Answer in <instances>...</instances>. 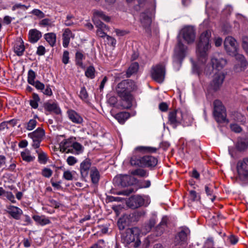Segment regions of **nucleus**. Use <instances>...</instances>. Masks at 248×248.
I'll return each instance as SVG.
<instances>
[{"instance_id":"obj_48","label":"nucleus","mask_w":248,"mask_h":248,"mask_svg":"<svg viewBox=\"0 0 248 248\" xmlns=\"http://www.w3.org/2000/svg\"><path fill=\"white\" fill-rule=\"evenodd\" d=\"M36 78V73L32 69L29 70L28 73V82L29 84L34 83V79Z\"/></svg>"},{"instance_id":"obj_57","label":"nucleus","mask_w":248,"mask_h":248,"mask_svg":"<svg viewBox=\"0 0 248 248\" xmlns=\"http://www.w3.org/2000/svg\"><path fill=\"white\" fill-rule=\"evenodd\" d=\"M52 22L50 19L48 18H45L42 19L39 23L40 25L43 26H52Z\"/></svg>"},{"instance_id":"obj_20","label":"nucleus","mask_w":248,"mask_h":248,"mask_svg":"<svg viewBox=\"0 0 248 248\" xmlns=\"http://www.w3.org/2000/svg\"><path fill=\"white\" fill-rule=\"evenodd\" d=\"M96 27V34L98 36L104 38L107 36L106 32L109 30V28L103 22L94 23Z\"/></svg>"},{"instance_id":"obj_14","label":"nucleus","mask_w":248,"mask_h":248,"mask_svg":"<svg viewBox=\"0 0 248 248\" xmlns=\"http://www.w3.org/2000/svg\"><path fill=\"white\" fill-rule=\"evenodd\" d=\"M224 78L225 75L222 72H216L210 83L211 88L215 91H217L221 86Z\"/></svg>"},{"instance_id":"obj_3","label":"nucleus","mask_w":248,"mask_h":248,"mask_svg":"<svg viewBox=\"0 0 248 248\" xmlns=\"http://www.w3.org/2000/svg\"><path fill=\"white\" fill-rule=\"evenodd\" d=\"M224 47L230 55H234L237 62L234 66V70L236 72L244 70L247 65V62L244 56L237 53L236 41L232 36H228L225 39Z\"/></svg>"},{"instance_id":"obj_62","label":"nucleus","mask_w":248,"mask_h":248,"mask_svg":"<svg viewBox=\"0 0 248 248\" xmlns=\"http://www.w3.org/2000/svg\"><path fill=\"white\" fill-rule=\"evenodd\" d=\"M5 196L7 198L13 203H15V196L11 192L6 191Z\"/></svg>"},{"instance_id":"obj_43","label":"nucleus","mask_w":248,"mask_h":248,"mask_svg":"<svg viewBox=\"0 0 248 248\" xmlns=\"http://www.w3.org/2000/svg\"><path fill=\"white\" fill-rule=\"evenodd\" d=\"M86 77L91 79H93L95 77V70L93 66H90L87 67L85 72Z\"/></svg>"},{"instance_id":"obj_18","label":"nucleus","mask_w":248,"mask_h":248,"mask_svg":"<svg viewBox=\"0 0 248 248\" xmlns=\"http://www.w3.org/2000/svg\"><path fill=\"white\" fill-rule=\"evenodd\" d=\"M76 138L71 137L67 139H64L60 143L61 151L68 153V151L71 150L72 146L76 140Z\"/></svg>"},{"instance_id":"obj_4","label":"nucleus","mask_w":248,"mask_h":248,"mask_svg":"<svg viewBox=\"0 0 248 248\" xmlns=\"http://www.w3.org/2000/svg\"><path fill=\"white\" fill-rule=\"evenodd\" d=\"M226 60L223 58L217 59L215 57L211 58L210 64H208L204 68V73L206 75H210L214 70L217 72L220 71L226 64Z\"/></svg>"},{"instance_id":"obj_44","label":"nucleus","mask_w":248,"mask_h":248,"mask_svg":"<svg viewBox=\"0 0 248 248\" xmlns=\"http://www.w3.org/2000/svg\"><path fill=\"white\" fill-rule=\"evenodd\" d=\"M75 17L72 15H67L66 19L64 20V24L66 26H72L75 24Z\"/></svg>"},{"instance_id":"obj_16","label":"nucleus","mask_w":248,"mask_h":248,"mask_svg":"<svg viewBox=\"0 0 248 248\" xmlns=\"http://www.w3.org/2000/svg\"><path fill=\"white\" fill-rule=\"evenodd\" d=\"M187 230H182L175 236L174 240V245L178 248L185 245L187 240Z\"/></svg>"},{"instance_id":"obj_33","label":"nucleus","mask_w":248,"mask_h":248,"mask_svg":"<svg viewBox=\"0 0 248 248\" xmlns=\"http://www.w3.org/2000/svg\"><path fill=\"white\" fill-rule=\"evenodd\" d=\"M45 40L51 46H54L56 42V35L53 32L46 33L44 35Z\"/></svg>"},{"instance_id":"obj_50","label":"nucleus","mask_w":248,"mask_h":248,"mask_svg":"<svg viewBox=\"0 0 248 248\" xmlns=\"http://www.w3.org/2000/svg\"><path fill=\"white\" fill-rule=\"evenodd\" d=\"M79 96L83 100L87 99L88 97V94L85 87H82L81 88Z\"/></svg>"},{"instance_id":"obj_26","label":"nucleus","mask_w":248,"mask_h":248,"mask_svg":"<svg viewBox=\"0 0 248 248\" xmlns=\"http://www.w3.org/2000/svg\"><path fill=\"white\" fill-rule=\"evenodd\" d=\"M69 119L74 123L80 124L83 122V118L77 112L73 110L67 111Z\"/></svg>"},{"instance_id":"obj_7","label":"nucleus","mask_w":248,"mask_h":248,"mask_svg":"<svg viewBox=\"0 0 248 248\" xmlns=\"http://www.w3.org/2000/svg\"><path fill=\"white\" fill-rule=\"evenodd\" d=\"M140 233L138 227H133L127 229L122 234V241L125 245H128L134 242Z\"/></svg>"},{"instance_id":"obj_37","label":"nucleus","mask_w":248,"mask_h":248,"mask_svg":"<svg viewBox=\"0 0 248 248\" xmlns=\"http://www.w3.org/2000/svg\"><path fill=\"white\" fill-rule=\"evenodd\" d=\"M36 152L38 154V161L42 164H46L48 160V157L46 154L40 149L36 150Z\"/></svg>"},{"instance_id":"obj_45","label":"nucleus","mask_w":248,"mask_h":248,"mask_svg":"<svg viewBox=\"0 0 248 248\" xmlns=\"http://www.w3.org/2000/svg\"><path fill=\"white\" fill-rule=\"evenodd\" d=\"M39 101L40 98L38 94L34 93L32 94V99L30 101V104L33 108H36L38 106V103Z\"/></svg>"},{"instance_id":"obj_19","label":"nucleus","mask_w":248,"mask_h":248,"mask_svg":"<svg viewBox=\"0 0 248 248\" xmlns=\"http://www.w3.org/2000/svg\"><path fill=\"white\" fill-rule=\"evenodd\" d=\"M102 19L106 22H108L110 20V17L105 14V13L99 10H95L93 11V23L102 22L100 21Z\"/></svg>"},{"instance_id":"obj_6","label":"nucleus","mask_w":248,"mask_h":248,"mask_svg":"<svg viewBox=\"0 0 248 248\" xmlns=\"http://www.w3.org/2000/svg\"><path fill=\"white\" fill-rule=\"evenodd\" d=\"M183 121V113L179 110L170 111L168 114V122L172 128L175 129L182 124Z\"/></svg>"},{"instance_id":"obj_64","label":"nucleus","mask_w":248,"mask_h":248,"mask_svg":"<svg viewBox=\"0 0 248 248\" xmlns=\"http://www.w3.org/2000/svg\"><path fill=\"white\" fill-rule=\"evenodd\" d=\"M6 122L8 126V129H10L11 127H14L17 124L18 120L16 119H12Z\"/></svg>"},{"instance_id":"obj_13","label":"nucleus","mask_w":248,"mask_h":248,"mask_svg":"<svg viewBox=\"0 0 248 248\" xmlns=\"http://www.w3.org/2000/svg\"><path fill=\"white\" fill-rule=\"evenodd\" d=\"M45 131L43 129L39 127L33 132L28 134L29 137L32 140L33 143L32 146L35 148H38L40 145L44 136H45Z\"/></svg>"},{"instance_id":"obj_63","label":"nucleus","mask_w":248,"mask_h":248,"mask_svg":"<svg viewBox=\"0 0 248 248\" xmlns=\"http://www.w3.org/2000/svg\"><path fill=\"white\" fill-rule=\"evenodd\" d=\"M46 52V48L43 46H39L37 47L36 54L39 56L44 55Z\"/></svg>"},{"instance_id":"obj_34","label":"nucleus","mask_w":248,"mask_h":248,"mask_svg":"<svg viewBox=\"0 0 248 248\" xmlns=\"http://www.w3.org/2000/svg\"><path fill=\"white\" fill-rule=\"evenodd\" d=\"M132 175L138 176L140 177H147L149 175L148 171L143 169L139 168L130 171Z\"/></svg>"},{"instance_id":"obj_39","label":"nucleus","mask_w":248,"mask_h":248,"mask_svg":"<svg viewBox=\"0 0 248 248\" xmlns=\"http://www.w3.org/2000/svg\"><path fill=\"white\" fill-rule=\"evenodd\" d=\"M139 65L138 62H134L131 64L126 71V77H130L131 75L137 73L138 71Z\"/></svg>"},{"instance_id":"obj_23","label":"nucleus","mask_w":248,"mask_h":248,"mask_svg":"<svg viewBox=\"0 0 248 248\" xmlns=\"http://www.w3.org/2000/svg\"><path fill=\"white\" fill-rule=\"evenodd\" d=\"M15 53L19 56H22L25 51L24 42L21 38H17L15 41L14 46Z\"/></svg>"},{"instance_id":"obj_29","label":"nucleus","mask_w":248,"mask_h":248,"mask_svg":"<svg viewBox=\"0 0 248 248\" xmlns=\"http://www.w3.org/2000/svg\"><path fill=\"white\" fill-rule=\"evenodd\" d=\"M145 212L144 211H136L127 216V219L130 220V222H137L140 218L145 215Z\"/></svg>"},{"instance_id":"obj_56","label":"nucleus","mask_w":248,"mask_h":248,"mask_svg":"<svg viewBox=\"0 0 248 248\" xmlns=\"http://www.w3.org/2000/svg\"><path fill=\"white\" fill-rule=\"evenodd\" d=\"M66 162L69 165L73 166L78 162V160L74 156H70L67 158Z\"/></svg>"},{"instance_id":"obj_36","label":"nucleus","mask_w":248,"mask_h":248,"mask_svg":"<svg viewBox=\"0 0 248 248\" xmlns=\"http://www.w3.org/2000/svg\"><path fill=\"white\" fill-rule=\"evenodd\" d=\"M248 147V140L246 139H240L236 145L237 149L240 151H244Z\"/></svg>"},{"instance_id":"obj_32","label":"nucleus","mask_w":248,"mask_h":248,"mask_svg":"<svg viewBox=\"0 0 248 248\" xmlns=\"http://www.w3.org/2000/svg\"><path fill=\"white\" fill-rule=\"evenodd\" d=\"M130 116V113L127 112H121L116 114L114 117L119 123L124 124Z\"/></svg>"},{"instance_id":"obj_52","label":"nucleus","mask_w":248,"mask_h":248,"mask_svg":"<svg viewBox=\"0 0 248 248\" xmlns=\"http://www.w3.org/2000/svg\"><path fill=\"white\" fill-rule=\"evenodd\" d=\"M62 177L67 181L72 180L73 179V175L72 174V172L68 170H64Z\"/></svg>"},{"instance_id":"obj_31","label":"nucleus","mask_w":248,"mask_h":248,"mask_svg":"<svg viewBox=\"0 0 248 248\" xmlns=\"http://www.w3.org/2000/svg\"><path fill=\"white\" fill-rule=\"evenodd\" d=\"M20 155L22 159L27 163L33 162L35 159V157L31 155V152L28 149L21 152Z\"/></svg>"},{"instance_id":"obj_51","label":"nucleus","mask_w":248,"mask_h":248,"mask_svg":"<svg viewBox=\"0 0 248 248\" xmlns=\"http://www.w3.org/2000/svg\"><path fill=\"white\" fill-rule=\"evenodd\" d=\"M52 173V170L50 169L47 168H45L42 171V175L46 178L50 177Z\"/></svg>"},{"instance_id":"obj_11","label":"nucleus","mask_w":248,"mask_h":248,"mask_svg":"<svg viewBox=\"0 0 248 248\" xmlns=\"http://www.w3.org/2000/svg\"><path fill=\"white\" fill-rule=\"evenodd\" d=\"M152 13L149 10H147L140 15V23L145 30V31L149 34L151 33V25L152 23Z\"/></svg>"},{"instance_id":"obj_24","label":"nucleus","mask_w":248,"mask_h":248,"mask_svg":"<svg viewBox=\"0 0 248 248\" xmlns=\"http://www.w3.org/2000/svg\"><path fill=\"white\" fill-rule=\"evenodd\" d=\"M42 33L36 29H31L29 31V41L32 44L37 42L42 37Z\"/></svg>"},{"instance_id":"obj_15","label":"nucleus","mask_w":248,"mask_h":248,"mask_svg":"<svg viewBox=\"0 0 248 248\" xmlns=\"http://www.w3.org/2000/svg\"><path fill=\"white\" fill-rule=\"evenodd\" d=\"M92 162L90 159L86 158L80 164L79 170L82 179L84 180L88 176L89 172L93 167H91Z\"/></svg>"},{"instance_id":"obj_28","label":"nucleus","mask_w":248,"mask_h":248,"mask_svg":"<svg viewBox=\"0 0 248 248\" xmlns=\"http://www.w3.org/2000/svg\"><path fill=\"white\" fill-rule=\"evenodd\" d=\"M72 36L73 34L69 29L67 28L64 30L62 34V45L64 47L66 48L68 47L70 38Z\"/></svg>"},{"instance_id":"obj_42","label":"nucleus","mask_w":248,"mask_h":248,"mask_svg":"<svg viewBox=\"0 0 248 248\" xmlns=\"http://www.w3.org/2000/svg\"><path fill=\"white\" fill-rule=\"evenodd\" d=\"M135 151L143 153H155L156 152L157 149L152 147L139 146L136 148Z\"/></svg>"},{"instance_id":"obj_10","label":"nucleus","mask_w":248,"mask_h":248,"mask_svg":"<svg viewBox=\"0 0 248 248\" xmlns=\"http://www.w3.org/2000/svg\"><path fill=\"white\" fill-rule=\"evenodd\" d=\"M236 169L239 178L242 180L248 179V157L238 161Z\"/></svg>"},{"instance_id":"obj_17","label":"nucleus","mask_w":248,"mask_h":248,"mask_svg":"<svg viewBox=\"0 0 248 248\" xmlns=\"http://www.w3.org/2000/svg\"><path fill=\"white\" fill-rule=\"evenodd\" d=\"M156 158L151 155H144L141 157L142 167L150 169L154 168L157 164Z\"/></svg>"},{"instance_id":"obj_2","label":"nucleus","mask_w":248,"mask_h":248,"mask_svg":"<svg viewBox=\"0 0 248 248\" xmlns=\"http://www.w3.org/2000/svg\"><path fill=\"white\" fill-rule=\"evenodd\" d=\"M211 37V31H206L201 34L197 43L196 54L198 61L202 64H204L207 60L208 51L211 47L210 44Z\"/></svg>"},{"instance_id":"obj_12","label":"nucleus","mask_w":248,"mask_h":248,"mask_svg":"<svg viewBox=\"0 0 248 248\" xmlns=\"http://www.w3.org/2000/svg\"><path fill=\"white\" fill-rule=\"evenodd\" d=\"M180 33L187 44H191L195 42L196 31L193 27L191 26L185 27L181 30Z\"/></svg>"},{"instance_id":"obj_41","label":"nucleus","mask_w":248,"mask_h":248,"mask_svg":"<svg viewBox=\"0 0 248 248\" xmlns=\"http://www.w3.org/2000/svg\"><path fill=\"white\" fill-rule=\"evenodd\" d=\"M130 163L132 166L142 167L141 157H138L136 154H133Z\"/></svg>"},{"instance_id":"obj_59","label":"nucleus","mask_w":248,"mask_h":248,"mask_svg":"<svg viewBox=\"0 0 248 248\" xmlns=\"http://www.w3.org/2000/svg\"><path fill=\"white\" fill-rule=\"evenodd\" d=\"M106 37L107 40L108 42V44L113 46H114L116 44V39L114 38H113L109 35H107V36Z\"/></svg>"},{"instance_id":"obj_54","label":"nucleus","mask_w":248,"mask_h":248,"mask_svg":"<svg viewBox=\"0 0 248 248\" xmlns=\"http://www.w3.org/2000/svg\"><path fill=\"white\" fill-rule=\"evenodd\" d=\"M230 128L232 131L235 133H240L242 130L241 126L236 124H231L230 125Z\"/></svg>"},{"instance_id":"obj_47","label":"nucleus","mask_w":248,"mask_h":248,"mask_svg":"<svg viewBox=\"0 0 248 248\" xmlns=\"http://www.w3.org/2000/svg\"><path fill=\"white\" fill-rule=\"evenodd\" d=\"M37 123V122L35 119H31L25 124V128L28 130H32L36 127Z\"/></svg>"},{"instance_id":"obj_1","label":"nucleus","mask_w":248,"mask_h":248,"mask_svg":"<svg viewBox=\"0 0 248 248\" xmlns=\"http://www.w3.org/2000/svg\"><path fill=\"white\" fill-rule=\"evenodd\" d=\"M137 88L135 82L131 79L123 80L116 87V92L121 100V106L124 108H130L134 100L132 92Z\"/></svg>"},{"instance_id":"obj_55","label":"nucleus","mask_w":248,"mask_h":248,"mask_svg":"<svg viewBox=\"0 0 248 248\" xmlns=\"http://www.w3.org/2000/svg\"><path fill=\"white\" fill-rule=\"evenodd\" d=\"M69 52L67 50H65L63 52L62 57V62L66 64L69 62Z\"/></svg>"},{"instance_id":"obj_9","label":"nucleus","mask_w":248,"mask_h":248,"mask_svg":"<svg viewBox=\"0 0 248 248\" xmlns=\"http://www.w3.org/2000/svg\"><path fill=\"white\" fill-rule=\"evenodd\" d=\"M187 47L183 44L180 40H178L177 45L174 49V60L178 62L181 63L183 59L186 56L187 53Z\"/></svg>"},{"instance_id":"obj_49","label":"nucleus","mask_w":248,"mask_h":248,"mask_svg":"<svg viewBox=\"0 0 248 248\" xmlns=\"http://www.w3.org/2000/svg\"><path fill=\"white\" fill-rule=\"evenodd\" d=\"M30 7V5H28L22 4L21 3H16L12 8V11H15L17 9H20L22 10H27Z\"/></svg>"},{"instance_id":"obj_38","label":"nucleus","mask_w":248,"mask_h":248,"mask_svg":"<svg viewBox=\"0 0 248 248\" xmlns=\"http://www.w3.org/2000/svg\"><path fill=\"white\" fill-rule=\"evenodd\" d=\"M90 176L92 182L93 184H97L99 180L100 175L98 170L95 167H93L90 171Z\"/></svg>"},{"instance_id":"obj_25","label":"nucleus","mask_w":248,"mask_h":248,"mask_svg":"<svg viewBox=\"0 0 248 248\" xmlns=\"http://www.w3.org/2000/svg\"><path fill=\"white\" fill-rule=\"evenodd\" d=\"M144 202V199L141 196L137 195L131 197L128 203V205L132 208H136L142 206Z\"/></svg>"},{"instance_id":"obj_35","label":"nucleus","mask_w":248,"mask_h":248,"mask_svg":"<svg viewBox=\"0 0 248 248\" xmlns=\"http://www.w3.org/2000/svg\"><path fill=\"white\" fill-rule=\"evenodd\" d=\"M32 218L35 221L42 226L48 224L50 223L49 219L44 216L34 215L32 217Z\"/></svg>"},{"instance_id":"obj_22","label":"nucleus","mask_w":248,"mask_h":248,"mask_svg":"<svg viewBox=\"0 0 248 248\" xmlns=\"http://www.w3.org/2000/svg\"><path fill=\"white\" fill-rule=\"evenodd\" d=\"M7 212L11 217L15 219L18 220L20 219L21 216L23 214L22 210L15 206L9 205L7 207Z\"/></svg>"},{"instance_id":"obj_40","label":"nucleus","mask_w":248,"mask_h":248,"mask_svg":"<svg viewBox=\"0 0 248 248\" xmlns=\"http://www.w3.org/2000/svg\"><path fill=\"white\" fill-rule=\"evenodd\" d=\"M128 220L129 219H127V216L126 215H124L118 220L117 224L120 230H124L126 226H127L128 222L127 220Z\"/></svg>"},{"instance_id":"obj_58","label":"nucleus","mask_w":248,"mask_h":248,"mask_svg":"<svg viewBox=\"0 0 248 248\" xmlns=\"http://www.w3.org/2000/svg\"><path fill=\"white\" fill-rule=\"evenodd\" d=\"M31 85L34 86L35 88L38 90H40L42 91L44 89L45 87V85L38 80L34 82V83H33Z\"/></svg>"},{"instance_id":"obj_46","label":"nucleus","mask_w":248,"mask_h":248,"mask_svg":"<svg viewBox=\"0 0 248 248\" xmlns=\"http://www.w3.org/2000/svg\"><path fill=\"white\" fill-rule=\"evenodd\" d=\"M205 191L207 195L209 197L211 201L213 202L216 199V196L214 195L213 190L210 185H207L205 186Z\"/></svg>"},{"instance_id":"obj_60","label":"nucleus","mask_w":248,"mask_h":248,"mask_svg":"<svg viewBox=\"0 0 248 248\" xmlns=\"http://www.w3.org/2000/svg\"><path fill=\"white\" fill-rule=\"evenodd\" d=\"M93 246L95 248H104L105 247V242L103 239H100Z\"/></svg>"},{"instance_id":"obj_21","label":"nucleus","mask_w":248,"mask_h":248,"mask_svg":"<svg viewBox=\"0 0 248 248\" xmlns=\"http://www.w3.org/2000/svg\"><path fill=\"white\" fill-rule=\"evenodd\" d=\"M130 179L131 177L128 175H121L115 177L114 181L118 185L125 187L132 184Z\"/></svg>"},{"instance_id":"obj_8","label":"nucleus","mask_w":248,"mask_h":248,"mask_svg":"<svg viewBox=\"0 0 248 248\" xmlns=\"http://www.w3.org/2000/svg\"><path fill=\"white\" fill-rule=\"evenodd\" d=\"M151 75L152 78L156 82L162 83L165 77V68L162 64H158L152 67Z\"/></svg>"},{"instance_id":"obj_5","label":"nucleus","mask_w":248,"mask_h":248,"mask_svg":"<svg viewBox=\"0 0 248 248\" xmlns=\"http://www.w3.org/2000/svg\"><path fill=\"white\" fill-rule=\"evenodd\" d=\"M214 106L213 114L216 121L217 122H225L226 119V111L222 102L216 100L214 102Z\"/></svg>"},{"instance_id":"obj_27","label":"nucleus","mask_w":248,"mask_h":248,"mask_svg":"<svg viewBox=\"0 0 248 248\" xmlns=\"http://www.w3.org/2000/svg\"><path fill=\"white\" fill-rule=\"evenodd\" d=\"M44 106L45 109L48 111L52 112L56 114L61 113V109L56 103H51L50 102H46L44 104Z\"/></svg>"},{"instance_id":"obj_61","label":"nucleus","mask_w":248,"mask_h":248,"mask_svg":"<svg viewBox=\"0 0 248 248\" xmlns=\"http://www.w3.org/2000/svg\"><path fill=\"white\" fill-rule=\"evenodd\" d=\"M42 92L44 94L48 96H51L52 94V91L49 85H46V88H44Z\"/></svg>"},{"instance_id":"obj_30","label":"nucleus","mask_w":248,"mask_h":248,"mask_svg":"<svg viewBox=\"0 0 248 248\" xmlns=\"http://www.w3.org/2000/svg\"><path fill=\"white\" fill-rule=\"evenodd\" d=\"M84 151V147L79 143L75 141L71 150H69L67 152L74 155H79L82 154Z\"/></svg>"},{"instance_id":"obj_53","label":"nucleus","mask_w":248,"mask_h":248,"mask_svg":"<svg viewBox=\"0 0 248 248\" xmlns=\"http://www.w3.org/2000/svg\"><path fill=\"white\" fill-rule=\"evenodd\" d=\"M31 13L39 18H44L45 16V14L42 11L37 9H33Z\"/></svg>"}]
</instances>
